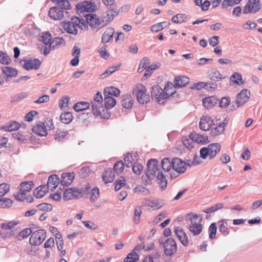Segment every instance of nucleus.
I'll list each match as a JSON object with an SVG mask.
<instances>
[{"label": "nucleus", "instance_id": "nucleus-1", "mask_svg": "<svg viewBox=\"0 0 262 262\" xmlns=\"http://www.w3.org/2000/svg\"><path fill=\"white\" fill-rule=\"evenodd\" d=\"M107 9L108 10L102 14L101 20L95 14H85L86 21L93 29L98 31L99 29L107 25L114 19V17L118 15L119 9L114 10V9L113 10L111 8H107Z\"/></svg>", "mask_w": 262, "mask_h": 262}, {"label": "nucleus", "instance_id": "nucleus-2", "mask_svg": "<svg viewBox=\"0 0 262 262\" xmlns=\"http://www.w3.org/2000/svg\"><path fill=\"white\" fill-rule=\"evenodd\" d=\"M162 170L159 167L158 161L151 159L147 162L146 176L149 179H154L158 177H161Z\"/></svg>", "mask_w": 262, "mask_h": 262}, {"label": "nucleus", "instance_id": "nucleus-3", "mask_svg": "<svg viewBox=\"0 0 262 262\" xmlns=\"http://www.w3.org/2000/svg\"><path fill=\"white\" fill-rule=\"evenodd\" d=\"M221 148V146L218 143L210 144L207 147H204L201 148L200 157L203 159H206L208 157L209 159L211 160L220 152Z\"/></svg>", "mask_w": 262, "mask_h": 262}, {"label": "nucleus", "instance_id": "nucleus-4", "mask_svg": "<svg viewBox=\"0 0 262 262\" xmlns=\"http://www.w3.org/2000/svg\"><path fill=\"white\" fill-rule=\"evenodd\" d=\"M84 21L83 19H80L78 17L73 16L70 21L63 22V28L68 33L76 35L77 34V27L81 28Z\"/></svg>", "mask_w": 262, "mask_h": 262}, {"label": "nucleus", "instance_id": "nucleus-5", "mask_svg": "<svg viewBox=\"0 0 262 262\" xmlns=\"http://www.w3.org/2000/svg\"><path fill=\"white\" fill-rule=\"evenodd\" d=\"M160 246L164 249V252L167 256H170L177 251V246L176 241L171 237L165 239L161 238L159 239Z\"/></svg>", "mask_w": 262, "mask_h": 262}, {"label": "nucleus", "instance_id": "nucleus-6", "mask_svg": "<svg viewBox=\"0 0 262 262\" xmlns=\"http://www.w3.org/2000/svg\"><path fill=\"white\" fill-rule=\"evenodd\" d=\"M146 87L142 84H138L133 90V95L136 96L139 103L144 104L149 101V96L146 94Z\"/></svg>", "mask_w": 262, "mask_h": 262}, {"label": "nucleus", "instance_id": "nucleus-7", "mask_svg": "<svg viewBox=\"0 0 262 262\" xmlns=\"http://www.w3.org/2000/svg\"><path fill=\"white\" fill-rule=\"evenodd\" d=\"M172 93V92L170 93L165 92L159 85L156 84L152 87L151 96L152 99L158 103L163 104L164 103L163 100L167 98Z\"/></svg>", "mask_w": 262, "mask_h": 262}, {"label": "nucleus", "instance_id": "nucleus-8", "mask_svg": "<svg viewBox=\"0 0 262 262\" xmlns=\"http://www.w3.org/2000/svg\"><path fill=\"white\" fill-rule=\"evenodd\" d=\"M187 217L190 221L189 226V231L193 233L194 235H199L202 231V226L200 223L201 219L199 221V217L197 214L192 215L191 213L187 214Z\"/></svg>", "mask_w": 262, "mask_h": 262}, {"label": "nucleus", "instance_id": "nucleus-9", "mask_svg": "<svg viewBox=\"0 0 262 262\" xmlns=\"http://www.w3.org/2000/svg\"><path fill=\"white\" fill-rule=\"evenodd\" d=\"M96 5L91 1H83L78 3L76 6L77 12L79 15H83L84 12H92L96 9Z\"/></svg>", "mask_w": 262, "mask_h": 262}, {"label": "nucleus", "instance_id": "nucleus-10", "mask_svg": "<svg viewBox=\"0 0 262 262\" xmlns=\"http://www.w3.org/2000/svg\"><path fill=\"white\" fill-rule=\"evenodd\" d=\"M46 231L44 229H39L32 233L30 239L29 243L31 245L37 246L40 245L45 239Z\"/></svg>", "mask_w": 262, "mask_h": 262}, {"label": "nucleus", "instance_id": "nucleus-11", "mask_svg": "<svg viewBox=\"0 0 262 262\" xmlns=\"http://www.w3.org/2000/svg\"><path fill=\"white\" fill-rule=\"evenodd\" d=\"M261 8L260 0H249L245 6L243 13L244 14L255 13Z\"/></svg>", "mask_w": 262, "mask_h": 262}, {"label": "nucleus", "instance_id": "nucleus-12", "mask_svg": "<svg viewBox=\"0 0 262 262\" xmlns=\"http://www.w3.org/2000/svg\"><path fill=\"white\" fill-rule=\"evenodd\" d=\"M250 93L247 89H243L237 96L235 100L237 107L243 105L249 99Z\"/></svg>", "mask_w": 262, "mask_h": 262}, {"label": "nucleus", "instance_id": "nucleus-13", "mask_svg": "<svg viewBox=\"0 0 262 262\" xmlns=\"http://www.w3.org/2000/svg\"><path fill=\"white\" fill-rule=\"evenodd\" d=\"M171 164L172 168L179 173H184L186 170V163L179 158H173Z\"/></svg>", "mask_w": 262, "mask_h": 262}, {"label": "nucleus", "instance_id": "nucleus-14", "mask_svg": "<svg viewBox=\"0 0 262 262\" xmlns=\"http://www.w3.org/2000/svg\"><path fill=\"white\" fill-rule=\"evenodd\" d=\"M91 107L92 109L93 114L96 117H100L104 119L109 118L110 115L108 114V113H107V114L105 115L104 113V108L102 106L98 105L96 102H92Z\"/></svg>", "mask_w": 262, "mask_h": 262}, {"label": "nucleus", "instance_id": "nucleus-15", "mask_svg": "<svg viewBox=\"0 0 262 262\" xmlns=\"http://www.w3.org/2000/svg\"><path fill=\"white\" fill-rule=\"evenodd\" d=\"M48 15L54 20H61L64 17V11L58 7H53L49 9Z\"/></svg>", "mask_w": 262, "mask_h": 262}, {"label": "nucleus", "instance_id": "nucleus-16", "mask_svg": "<svg viewBox=\"0 0 262 262\" xmlns=\"http://www.w3.org/2000/svg\"><path fill=\"white\" fill-rule=\"evenodd\" d=\"M41 65V61L38 59H31L24 61L23 68L29 71L32 69L37 70L39 68Z\"/></svg>", "mask_w": 262, "mask_h": 262}, {"label": "nucleus", "instance_id": "nucleus-17", "mask_svg": "<svg viewBox=\"0 0 262 262\" xmlns=\"http://www.w3.org/2000/svg\"><path fill=\"white\" fill-rule=\"evenodd\" d=\"M212 124L213 120L210 116H203L200 121V128L204 131L208 130L211 127Z\"/></svg>", "mask_w": 262, "mask_h": 262}, {"label": "nucleus", "instance_id": "nucleus-18", "mask_svg": "<svg viewBox=\"0 0 262 262\" xmlns=\"http://www.w3.org/2000/svg\"><path fill=\"white\" fill-rule=\"evenodd\" d=\"M189 137L193 141L197 143L204 144L209 142L208 136H206L205 134H200L196 132H193L190 134Z\"/></svg>", "mask_w": 262, "mask_h": 262}, {"label": "nucleus", "instance_id": "nucleus-19", "mask_svg": "<svg viewBox=\"0 0 262 262\" xmlns=\"http://www.w3.org/2000/svg\"><path fill=\"white\" fill-rule=\"evenodd\" d=\"M175 234L180 241L181 244L184 246H187L188 245V236L184 232L182 229H180L179 227H176L174 229Z\"/></svg>", "mask_w": 262, "mask_h": 262}, {"label": "nucleus", "instance_id": "nucleus-20", "mask_svg": "<svg viewBox=\"0 0 262 262\" xmlns=\"http://www.w3.org/2000/svg\"><path fill=\"white\" fill-rule=\"evenodd\" d=\"M74 179V173L65 172L61 175V184L63 186H68L73 181Z\"/></svg>", "mask_w": 262, "mask_h": 262}, {"label": "nucleus", "instance_id": "nucleus-21", "mask_svg": "<svg viewBox=\"0 0 262 262\" xmlns=\"http://www.w3.org/2000/svg\"><path fill=\"white\" fill-rule=\"evenodd\" d=\"M102 177L105 184L111 183L115 179V172L111 168H107L105 169Z\"/></svg>", "mask_w": 262, "mask_h": 262}, {"label": "nucleus", "instance_id": "nucleus-22", "mask_svg": "<svg viewBox=\"0 0 262 262\" xmlns=\"http://www.w3.org/2000/svg\"><path fill=\"white\" fill-rule=\"evenodd\" d=\"M142 204L145 207H148L154 210L159 209L163 205V204H160L158 200H150L148 199H144Z\"/></svg>", "mask_w": 262, "mask_h": 262}, {"label": "nucleus", "instance_id": "nucleus-23", "mask_svg": "<svg viewBox=\"0 0 262 262\" xmlns=\"http://www.w3.org/2000/svg\"><path fill=\"white\" fill-rule=\"evenodd\" d=\"M121 103L122 106L127 110H130L133 105V100L130 95L126 94L121 97Z\"/></svg>", "mask_w": 262, "mask_h": 262}, {"label": "nucleus", "instance_id": "nucleus-24", "mask_svg": "<svg viewBox=\"0 0 262 262\" xmlns=\"http://www.w3.org/2000/svg\"><path fill=\"white\" fill-rule=\"evenodd\" d=\"M59 183V179L56 174L51 175L48 180L47 188L51 190L55 189Z\"/></svg>", "mask_w": 262, "mask_h": 262}, {"label": "nucleus", "instance_id": "nucleus-25", "mask_svg": "<svg viewBox=\"0 0 262 262\" xmlns=\"http://www.w3.org/2000/svg\"><path fill=\"white\" fill-rule=\"evenodd\" d=\"M174 86L182 88L186 86L189 83V78L186 76H179L174 78Z\"/></svg>", "mask_w": 262, "mask_h": 262}, {"label": "nucleus", "instance_id": "nucleus-26", "mask_svg": "<svg viewBox=\"0 0 262 262\" xmlns=\"http://www.w3.org/2000/svg\"><path fill=\"white\" fill-rule=\"evenodd\" d=\"M138 155L137 153H128L124 158V164L127 167H131L132 165L136 163L138 160Z\"/></svg>", "mask_w": 262, "mask_h": 262}, {"label": "nucleus", "instance_id": "nucleus-27", "mask_svg": "<svg viewBox=\"0 0 262 262\" xmlns=\"http://www.w3.org/2000/svg\"><path fill=\"white\" fill-rule=\"evenodd\" d=\"M218 101L219 99L215 96L205 97L203 100V105L205 108L209 109L216 104Z\"/></svg>", "mask_w": 262, "mask_h": 262}, {"label": "nucleus", "instance_id": "nucleus-28", "mask_svg": "<svg viewBox=\"0 0 262 262\" xmlns=\"http://www.w3.org/2000/svg\"><path fill=\"white\" fill-rule=\"evenodd\" d=\"M32 132L40 136H46L48 134L47 129L44 123L36 124L32 129Z\"/></svg>", "mask_w": 262, "mask_h": 262}, {"label": "nucleus", "instance_id": "nucleus-29", "mask_svg": "<svg viewBox=\"0 0 262 262\" xmlns=\"http://www.w3.org/2000/svg\"><path fill=\"white\" fill-rule=\"evenodd\" d=\"M114 29L112 28H107L102 34L101 41L103 43H107L112 40L114 34Z\"/></svg>", "mask_w": 262, "mask_h": 262}, {"label": "nucleus", "instance_id": "nucleus-30", "mask_svg": "<svg viewBox=\"0 0 262 262\" xmlns=\"http://www.w3.org/2000/svg\"><path fill=\"white\" fill-rule=\"evenodd\" d=\"M51 2L56 4L58 8L64 10H70L71 9L70 4L68 0H51Z\"/></svg>", "mask_w": 262, "mask_h": 262}, {"label": "nucleus", "instance_id": "nucleus-31", "mask_svg": "<svg viewBox=\"0 0 262 262\" xmlns=\"http://www.w3.org/2000/svg\"><path fill=\"white\" fill-rule=\"evenodd\" d=\"M3 73L7 76L6 80H8L9 77H15L17 75V71L12 67H3L1 68Z\"/></svg>", "mask_w": 262, "mask_h": 262}, {"label": "nucleus", "instance_id": "nucleus-32", "mask_svg": "<svg viewBox=\"0 0 262 262\" xmlns=\"http://www.w3.org/2000/svg\"><path fill=\"white\" fill-rule=\"evenodd\" d=\"M219 231L224 236H227L229 233L228 224L226 220H222L218 222Z\"/></svg>", "mask_w": 262, "mask_h": 262}, {"label": "nucleus", "instance_id": "nucleus-33", "mask_svg": "<svg viewBox=\"0 0 262 262\" xmlns=\"http://www.w3.org/2000/svg\"><path fill=\"white\" fill-rule=\"evenodd\" d=\"M20 124L15 121H11L8 123L6 125L2 126L1 129H4L6 131L12 132L16 130L20 127Z\"/></svg>", "mask_w": 262, "mask_h": 262}, {"label": "nucleus", "instance_id": "nucleus-34", "mask_svg": "<svg viewBox=\"0 0 262 262\" xmlns=\"http://www.w3.org/2000/svg\"><path fill=\"white\" fill-rule=\"evenodd\" d=\"M104 101L105 108L106 109H110L113 108L116 103L115 99L107 95H104Z\"/></svg>", "mask_w": 262, "mask_h": 262}, {"label": "nucleus", "instance_id": "nucleus-35", "mask_svg": "<svg viewBox=\"0 0 262 262\" xmlns=\"http://www.w3.org/2000/svg\"><path fill=\"white\" fill-rule=\"evenodd\" d=\"M169 25L170 23L166 21L157 23L151 26V31L153 32H158L168 26Z\"/></svg>", "mask_w": 262, "mask_h": 262}, {"label": "nucleus", "instance_id": "nucleus-36", "mask_svg": "<svg viewBox=\"0 0 262 262\" xmlns=\"http://www.w3.org/2000/svg\"><path fill=\"white\" fill-rule=\"evenodd\" d=\"M90 104L86 102H79L73 106V109L77 112L86 110L90 107Z\"/></svg>", "mask_w": 262, "mask_h": 262}, {"label": "nucleus", "instance_id": "nucleus-37", "mask_svg": "<svg viewBox=\"0 0 262 262\" xmlns=\"http://www.w3.org/2000/svg\"><path fill=\"white\" fill-rule=\"evenodd\" d=\"M120 93V90L114 86L106 87L104 90V95H107L108 96L112 95L115 97L119 96Z\"/></svg>", "mask_w": 262, "mask_h": 262}, {"label": "nucleus", "instance_id": "nucleus-38", "mask_svg": "<svg viewBox=\"0 0 262 262\" xmlns=\"http://www.w3.org/2000/svg\"><path fill=\"white\" fill-rule=\"evenodd\" d=\"M230 81L237 85H241L244 83V81L242 80V76L237 72L233 73L230 77Z\"/></svg>", "mask_w": 262, "mask_h": 262}, {"label": "nucleus", "instance_id": "nucleus-39", "mask_svg": "<svg viewBox=\"0 0 262 262\" xmlns=\"http://www.w3.org/2000/svg\"><path fill=\"white\" fill-rule=\"evenodd\" d=\"M73 117L71 112H64L61 113L60 116V119L62 123L68 124H69L73 120Z\"/></svg>", "mask_w": 262, "mask_h": 262}, {"label": "nucleus", "instance_id": "nucleus-40", "mask_svg": "<svg viewBox=\"0 0 262 262\" xmlns=\"http://www.w3.org/2000/svg\"><path fill=\"white\" fill-rule=\"evenodd\" d=\"M51 39L52 35L48 32H43L39 37V40L42 42L45 45H50Z\"/></svg>", "mask_w": 262, "mask_h": 262}, {"label": "nucleus", "instance_id": "nucleus-41", "mask_svg": "<svg viewBox=\"0 0 262 262\" xmlns=\"http://www.w3.org/2000/svg\"><path fill=\"white\" fill-rule=\"evenodd\" d=\"M33 186V183L31 181L22 182L19 185V191L20 192H29Z\"/></svg>", "mask_w": 262, "mask_h": 262}, {"label": "nucleus", "instance_id": "nucleus-42", "mask_svg": "<svg viewBox=\"0 0 262 262\" xmlns=\"http://www.w3.org/2000/svg\"><path fill=\"white\" fill-rule=\"evenodd\" d=\"M161 164L162 169L165 171L168 172L172 168V161H170L168 158H164Z\"/></svg>", "mask_w": 262, "mask_h": 262}, {"label": "nucleus", "instance_id": "nucleus-43", "mask_svg": "<svg viewBox=\"0 0 262 262\" xmlns=\"http://www.w3.org/2000/svg\"><path fill=\"white\" fill-rule=\"evenodd\" d=\"M124 165L121 160L116 162L114 165L113 171L118 175L121 174L124 170Z\"/></svg>", "mask_w": 262, "mask_h": 262}, {"label": "nucleus", "instance_id": "nucleus-44", "mask_svg": "<svg viewBox=\"0 0 262 262\" xmlns=\"http://www.w3.org/2000/svg\"><path fill=\"white\" fill-rule=\"evenodd\" d=\"M139 259V255L134 250L128 253L124 259V262H136Z\"/></svg>", "mask_w": 262, "mask_h": 262}, {"label": "nucleus", "instance_id": "nucleus-45", "mask_svg": "<svg viewBox=\"0 0 262 262\" xmlns=\"http://www.w3.org/2000/svg\"><path fill=\"white\" fill-rule=\"evenodd\" d=\"M36 190H37L36 197L37 198H41L48 192L49 189L46 185H40Z\"/></svg>", "mask_w": 262, "mask_h": 262}, {"label": "nucleus", "instance_id": "nucleus-46", "mask_svg": "<svg viewBox=\"0 0 262 262\" xmlns=\"http://www.w3.org/2000/svg\"><path fill=\"white\" fill-rule=\"evenodd\" d=\"M187 18V16L184 14H177L174 15L172 18L171 20L172 22L176 24H181L183 22H185Z\"/></svg>", "mask_w": 262, "mask_h": 262}, {"label": "nucleus", "instance_id": "nucleus-47", "mask_svg": "<svg viewBox=\"0 0 262 262\" xmlns=\"http://www.w3.org/2000/svg\"><path fill=\"white\" fill-rule=\"evenodd\" d=\"M216 231V224L215 223H211L208 228L209 237L210 239H213L215 238Z\"/></svg>", "mask_w": 262, "mask_h": 262}, {"label": "nucleus", "instance_id": "nucleus-48", "mask_svg": "<svg viewBox=\"0 0 262 262\" xmlns=\"http://www.w3.org/2000/svg\"><path fill=\"white\" fill-rule=\"evenodd\" d=\"M12 205V201L9 198L0 196V207L2 208L10 207Z\"/></svg>", "mask_w": 262, "mask_h": 262}, {"label": "nucleus", "instance_id": "nucleus-49", "mask_svg": "<svg viewBox=\"0 0 262 262\" xmlns=\"http://www.w3.org/2000/svg\"><path fill=\"white\" fill-rule=\"evenodd\" d=\"M64 45L65 41L64 39L62 37H57L54 38L50 42V45H51V47H52V50L55 49L58 46L61 45Z\"/></svg>", "mask_w": 262, "mask_h": 262}, {"label": "nucleus", "instance_id": "nucleus-50", "mask_svg": "<svg viewBox=\"0 0 262 262\" xmlns=\"http://www.w3.org/2000/svg\"><path fill=\"white\" fill-rule=\"evenodd\" d=\"M209 76L212 80L215 81H219L223 78L221 73L216 70H212Z\"/></svg>", "mask_w": 262, "mask_h": 262}, {"label": "nucleus", "instance_id": "nucleus-51", "mask_svg": "<svg viewBox=\"0 0 262 262\" xmlns=\"http://www.w3.org/2000/svg\"><path fill=\"white\" fill-rule=\"evenodd\" d=\"M125 178L123 176L120 177L115 181V189L116 191H118L121 189V188L126 185L125 184Z\"/></svg>", "mask_w": 262, "mask_h": 262}, {"label": "nucleus", "instance_id": "nucleus-52", "mask_svg": "<svg viewBox=\"0 0 262 262\" xmlns=\"http://www.w3.org/2000/svg\"><path fill=\"white\" fill-rule=\"evenodd\" d=\"M99 189L98 187H94L90 192V201L94 202L99 197Z\"/></svg>", "mask_w": 262, "mask_h": 262}, {"label": "nucleus", "instance_id": "nucleus-53", "mask_svg": "<svg viewBox=\"0 0 262 262\" xmlns=\"http://www.w3.org/2000/svg\"><path fill=\"white\" fill-rule=\"evenodd\" d=\"M19 224V221H11L7 223H2L1 225V227L4 230L11 229L17 224Z\"/></svg>", "mask_w": 262, "mask_h": 262}, {"label": "nucleus", "instance_id": "nucleus-54", "mask_svg": "<svg viewBox=\"0 0 262 262\" xmlns=\"http://www.w3.org/2000/svg\"><path fill=\"white\" fill-rule=\"evenodd\" d=\"M11 62V58L5 53L0 51V62L4 64H9Z\"/></svg>", "mask_w": 262, "mask_h": 262}, {"label": "nucleus", "instance_id": "nucleus-55", "mask_svg": "<svg viewBox=\"0 0 262 262\" xmlns=\"http://www.w3.org/2000/svg\"><path fill=\"white\" fill-rule=\"evenodd\" d=\"M32 231L30 228H27L23 229L17 235V238L21 239L25 237H27L31 234H32Z\"/></svg>", "mask_w": 262, "mask_h": 262}, {"label": "nucleus", "instance_id": "nucleus-56", "mask_svg": "<svg viewBox=\"0 0 262 262\" xmlns=\"http://www.w3.org/2000/svg\"><path fill=\"white\" fill-rule=\"evenodd\" d=\"M159 181V185L162 190L166 189L167 186V182L165 176L162 174V176L158 177L156 178Z\"/></svg>", "mask_w": 262, "mask_h": 262}, {"label": "nucleus", "instance_id": "nucleus-57", "mask_svg": "<svg viewBox=\"0 0 262 262\" xmlns=\"http://www.w3.org/2000/svg\"><path fill=\"white\" fill-rule=\"evenodd\" d=\"M74 188H70L66 189L63 192V199L66 201H68L73 199V193L74 192Z\"/></svg>", "mask_w": 262, "mask_h": 262}, {"label": "nucleus", "instance_id": "nucleus-58", "mask_svg": "<svg viewBox=\"0 0 262 262\" xmlns=\"http://www.w3.org/2000/svg\"><path fill=\"white\" fill-rule=\"evenodd\" d=\"M225 128L221 125H219L217 126L212 128L211 130V135L212 136H217L224 132Z\"/></svg>", "mask_w": 262, "mask_h": 262}, {"label": "nucleus", "instance_id": "nucleus-59", "mask_svg": "<svg viewBox=\"0 0 262 262\" xmlns=\"http://www.w3.org/2000/svg\"><path fill=\"white\" fill-rule=\"evenodd\" d=\"M134 192L137 193H143L145 195L149 193V190L142 185H138L134 188Z\"/></svg>", "mask_w": 262, "mask_h": 262}, {"label": "nucleus", "instance_id": "nucleus-60", "mask_svg": "<svg viewBox=\"0 0 262 262\" xmlns=\"http://www.w3.org/2000/svg\"><path fill=\"white\" fill-rule=\"evenodd\" d=\"M132 167V169H133V172L137 174V175H139L141 173V172L143 170V166L142 164H139V163H135L134 164H133V165L131 166Z\"/></svg>", "mask_w": 262, "mask_h": 262}, {"label": "nucleus", "instance_id": "nucleus-61", "mask_svg": "<svg viewBox=\"0 0 262 262\" xmlns=\"http://www.w3.org/2000/svg\"><path fill=\"white\" fill-rule=\"evenodd\" d=\"M38 209L42 211H49L52 209V206L47 203H41L37 205Z\"/></svg>", "mask_w": 262, "mask_h": 262}, {"label": "nucleus", "instance_id": "nucleus-62", "mask_svg": "<svg viewBox=\"0 0 262 262\" xmlns=\"http://www.w3.org/2000/svg\"><path fill=\"white\" fill-rule=\"evenodd\" d=\"M10 189V186L9 185L6 183H2L0 184V196H3L5 195Z\"/></svg>", "mask_w": 262, "mask_h": 262}, {"label": "nucleus", "instance_id": "nucleus-63", "mask_svg": "<svg viewBox=\"0 0 262 262\" xmlns=\"http://www.w3.org/2000/svg\"><path fill=\"white\" fill-rule=\"evenodd\" d=\"M38 113L35 110L31 111L29 113H27L24 117V120L26 121L31 122L33 120V117L36 115H37Z\"/></svg>", "mask_w": 262, "mask_h": 262}, {"label": "nucleus", "instance_id": "nucleus-64", "mask_svg": "<svg viewBox=\"0 0 262 262\" xmlns=\"http://www.w3.org/2000/svg\"><path fill=\"white\" fill-rule=\"evenodd\" d=\"M230 102V97H223L219 102V106L221 108L227 107Z\"/></svg>", "mask_w": 262, "mask_h": 262}]
</instances>
